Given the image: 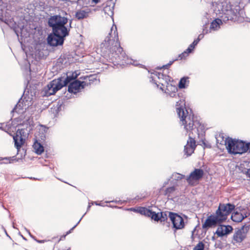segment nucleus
Returning a JSON list of instances; mask_svg holds the SVG:
<instances>
[{"label":"nucleus","instance_id":"nucleus-42","mask_svg":"<svg viewBox=\"0 0 250 250\" xmlns=\"http://www.w3.org/2000/svg\"><path fill=\"white\" fill-rule=\"evenodd\" d=\"M247 146H248V151H249V152L250 153V143H247Z\"/></svg>","mask_w":250,"mask_h":250},{"label":"nucleus","instance_id":"nucleus-43","mask_svg":"<svg viewBox=\"0 0 250 250\" xmlns=\"http://www.w3.org/2000/svg\"><path fill=\"white\" fill-rule=\"evenodd\" d=\"M114 38L118 37L117 33L116 31H114Z\"/></svg>","mask_w":250,"mask_h":250},{"label":"nucleus","instance_id":"nucleus-48","mask_svg":"<svg viewBox=\"0 0 250 250\" xmlns=\"http://www.w3.org/2000/svg\"><path fill=\"white\" fill-rule=\"evenodd\" d=\"M129 209L131 210H134V211H136V210L135 208H130Z\"/></svg>","mask_w":250,"mask_h":250},{"label":"nucleus","instance_id":"nucleus-16","mask_svg":"<svg viewBox=\"0 0 250 250\" xmlns=\"http://www.w3.org/2000/svg\"><path fill=\"white\" fill-rule=\"evenodd\" d=\"M204 171L201 168H195L194 170L190 173L189 175L186 178L188 184H191L193 181H198L201 179L204 175Z\"/></svg>","mask_w":250,"mask_h":250},{"label":"nucleus","instance_id":"nucleus-51","mask_svg":"<svg viewBox=\"0 0 250 250\" xmlns=\"http://www.w3.org/2000/svg\"><path fill=\"white\" fill-rule=\"evenodd\" d=\"M9 1H13L14 0H8Z\"/></svg>","mask_w":250,"mask_h":250},{"label":"nucleus","instance_id":"nucleus-24","mask_svg":"<svg viewBox=\"0 0 250 250\" xmlns=\"http://www.w3.org/2000/svg\"><path fill=\"white\" fill-rule=\"evenodd\" d=\"M194 48L195 47L194 46L190 44L188 47L184 52L179 55L178 58H180V60L185 59L189 53L192 52Z\"/></svg>","mask_w":250,"mask_h":250},{"label":"nucleus","instance_id":"nucleus-2","mask_svg":"<svg viewBox=\"0 0 250 250\" xmlns=\"http://www.w3.org/2000/svg\"><path fill=\"white\" fill-rule=\"evenodd\" d=\"M111 33H109L106 37L104 41L102 42L97 48L96 52L104 57H109L113 61L117 63L132 64L137 65L132 60L128 58L124 52L123 48L120 46L118 40L111 39Z\"/></svg>","mask_w":250,"mask_h":250},{"label":"nucleus","instance_id":"nucleus-15","mask_svg":"<svg viewBox=\"0 0 250 250\" xmlns=\"http://www.w3.org/2000/svg\"><path fill=\"white\" fill-rule=\"evenodd\" d=\"M222 222L221 219L216 214L211 215L208 217L205 222L203 224L202 228L204 229H208Z\"/></svg>","mask_w":250,"mask_h":250},{"label":"nucleus","instance_id":"nucleus-35","mask_svg":"<svg viewBox=\"0 0 250 250\" xmlns=\"http://www.w3.org/2000/svg\"><path fill=\"white\" fill-rule=\"evenodd\" d=\"M178 59H176L173 61H170L169 62V63H168L167 64H166V65H163L162 67H158V69H161L162 68H167L168 67H169L173 62H175V61H177Z\"/></svg>","mask_w":250,"mask_h":250},{"label":"nucleus","instance_id":"nucleus-31","mask_svg":"<svg viewBox=\"0 0 250 250\" xmlns=\"http://www.w3.org/2000/svg\"><path fill=\"white\" fill-rule=\"evenodd\" d=\"M138 212L140 213L141 214L148 217L149 214H150L151 213V210L144 207H141L138 210Z\"/></svg>","mask_w":250,"mask_h":250},{"label":"nucleus","instance_id":"nucleus-49","mask_svg":"<svg viewBox=\"0 0 250 250\" xmlns=\"http://www.w3.org/2000/svg\"><path fill=\"white\" fill-rule=\"evenodd\" d=\"M25 229H26V231H27L29 234H30V233L28 229H25Z\"/></svg>","mask_w":250,"mask_h":250},{"label":"nucleus","instance_id":"nucleus-14","mask_svg":"<svg viewBox=\"0 0 250 250\" xmlns=\"http://www.w3.org/2000/svg\"><path fill=\"white\" fill-rule=\"evenodd\" d=\"M48 44L52 46H57L62 45L64 41V38L61 36H55L53 32L50 33L47 38Z\"/></svg>","mask_w":250,"mask_h":250},{"label":"nucleus","instance_id":"nucleus-22","mask_svg":"<svg viewBox=\"0 0 250 250\" xmlns=\"http://www.w3.org/2000/svg\"><path fill=\"white\" fill-rule=\"evenodd\" d=\"M90 10L89 9L80 10L75 13V17L78 20H82L88 17Z\"/></svg>","mask_w":250,"mask_h":250},{"label":"nucleus","instance_id":"nucleus-10","mask_svg":"<svg viewBox=\"0 0 250 250\" xmlns=\"http://www.w3.org/2000/svg\"><path fill=\"white\" fill-rule=\"evenodd\" d=\"M168 217L171 221L173 228L175 230L183 229L185 227V222L183 217L176 213L168 212Z\"/></svg>","mask_w":250,"mask_h":250},{"label":"nucleus","instance_id":"nucleus-33","mask_svg":"<svg viewBox=\"0 0 250 250\" xmlns=\"http://www.w3.org/2000/svg\"><path fill=\"white\" fill-rule=\"evenodd\" d=\"M167 219V214L166 212H160V221L165 222Z\"/></svg>","mask_w":250,"mask_h":250},{"label":"nucleus","instance_id":"nucleus-4","mask_svg":"<svg viewBox=\"0 0 250 250\" xmlns=\"http://www.w3.org/2000/svg\"><path fill=\"white\" fill-rule=\"evenodd\" d=\"M79 75L80 72L78 71H75L68 72L66 74H64L63 76L61 77V79L63 80L67 78H69V82L66 83V85L69 84L68 87L69 92L76 94L80 92L85 86L88 85L86 81L82 82L76 80Z\"/></svg>","mask_w":250,"mask_h":250},{"label":"nucleus","instance_id":"nucleus-47","mask_svg":"<svg viewBox=\"0 0 250 250\" xmlns=\"http://www.w3.org/2000/svg\"><path fill=\"white\" fill-rule=\"evenodd\" d=\"M90 207H91V205L90 204H89V205L88 206V207H87V211H88L90 209Z\"/></svg>","mask_w":250,"mask_h":250},{"label":"nucleus","instance_id":"nucleus-23","mask_svg":"<svg viewBox=\"0 0 250 250\" xmlns=\"http://www.w3.org/2000/svg\"><path fill=\"white\" fill-rule=\"evenodd\" d=\"M229 137L225 138L223 134H220L219 135L216 137V142L217 144L220 145H224L226 146H228V142L229 139H230Z\"/></svg>","mask_w":250,"mask_h":250},{"label":"nucleus","instance_id":"nucleus-38","mask_svg":"<svg viewBox=\"0 0 250 250\" xmlns=\"http://www.w3.org/2000/svg\"><path fill=\"white\" fill-rule=\"evenodd\" d=\"M199 42V40L196 39L193 41V42L191 44L195 47V46L197 45Z\"/></svg>","mask_w":250,"mask_h":250},{"label":"nucleus","instance_id":"nucleus-36","mask_svg":"<svg viewBox=\"0 0 250 250\" xmlns=\"http://www.w3.org/2000/svg\"><path fill=\"white\" fill-rule=\"evenodd\" d=\"M86 214V213H85L83 215V216L81 218V219L79 220V221H78V222L76 224V225H75L72 229H71L68 231L66 233V235H67L69 233H70L71 231L79 224V223L80 222V221H81V220L82 219V218H83V217L85 215V214Z\"/></svg>","mask_w":250,"mask_h":250},{"label":"nucleus","instance_id":"nucleus-46","mask_svg":"<svg viewBox=\"0 0 250 250\" xmlns=\"http://www.w3.org/2000/svg\"><path fill=\"white\" fill-rule=\"evenodd\" d=\"M93 1L95 3H97L99 2V0H93Z\"/></svg>","mask_w":250,"mask_h":250},{"label":"nucleus","instance_id":"nucleus-45","mask_svg":"<svg viewBox=\"0 0 250 250\" xmlns=\"http://www.w3.org/2000/svg\"><path fill=\"white\" fill-rule=\"evenodd\" d=\"M90 77L88 78L87 77H84V79L87 80V79H89V81H91V79H89Z\"/></svg>","mask_w":250,"mask_h":250},{"label":"nucleus","instance_id":"nucleus-6","mask_svg":"<svg viewBox=\"0 0 250 250\" xmlns=\"http://www.w3.org/2000/svg\"><path fill=\"white\" fill-rule=\"evenodd\" d=\"M248 148L247 143L232 140L231 138L229 139L227 146L228 152L233 154L244 153L248 151Z\"/></svg>","mask_w":250,"mask_h":250},{"label":"nucleus","instance_id":"nucleus-7","mask_svg":"<svg viewBox=\"0 0 250 250\" xmlns=\"http://www.w3.org/2000/svg\"><path fill=\"white\" fill-rule=\"evenodd\" d=\"M149 78L150 82L154 83L158 88H160L161 86L165 87L170 82L171 79L169 76L155 71L151 72Z\"/></svg>","mask_w":250,"mask_h":250},{"label":"nucleus","instance_id":"nucleus-18","mask_svg":"<svg viewBox=\"0 0 250 250\" xmlns=\"http://www.w3.org/2000/svg\"><path fill=\"white\" fill-rule=\"evenodd\" d=\"M23 131L22 130L18 129L17 132V134H19L20 135H21V132ZM13 140L14 141V144L16 148L17 149L18 152L19 151L20 149L21 148V146L24 143V139L21 137V136H19L18 134H17L16 136H13Z\"/></svg>","mask_w":250,"mask_h":250},{"label":"nucleus","instance_id":"nucleus-13","mask_svg":"<svg viewBox=\"0 0 250 250\" xmlns=\"http://www.w3.org/2000/svg\"><path fill=\"white\" fill-rule=\"evenodd\" d=\"M72 22V20H70L69 24V28L66 26L65 25H62L53 28L52 32H53V34L56 36L59 35L65 38L69 35L70 28H71Z\"/></svg>","mask_w":250,"mask_h":250},{"label":"nucleus","instance_id":"nucleus-12","mask_svg":"<svg viewBox=\"0 0 250 250\" xmlns=\"http://www.w3.org/2000/svg\"><path fill=\"white\" fill-rule=\"evenodd\" d=\"M25 98L22 99V97H21L19 100L17 104L11 111L12 113L16 112L18 114H22L30 106L31 102L28 100L25 101Z\"/></svg>","mask_w":250,"mask_h":250},{"label":"nucleus","instance_id":"nucleus-41","mask_svg":"<svg viewBox=\"0 0 250 250\" xmlns=\"http://www.w3.org/2000/svg\"><path fill=\"white\" fill-rule=\"evenodd\" d=\"M92 204H95L97 206H103V207L104 206V205H103L102 204H100V203H98L97 202H95L94 203H92Z\"/></svg>","mask_w":250,"mask_h":250},{"label":"nucleus","instance_id":"nucleus-34","mask_svg":"<svg viewBox=\"0 0 250 250\" xmlns=\"http://www.w3.org/2000/svg\"><path fill=\"white\" fill-rule=\"evenodd\" d=\"M203 34H200L198 36V38L197 39V40H199V42L201 39H202L204 38V34H208L209 32H208V29H207V28H203Z\"/></svg>","mask_w":250,"mask_h":250},{"label":"nucleus","instance_id":"nucleus-44","mask_svg":"<svg viewBox=\"0 0 250 250\" xmlns=\"http://www.w3.org/2000/svg\"><path fill=\"white\" fill-rule=\"evenodd\" d=\"M247 174L249 177H250V168L248 169Z\"/></svg>","mask_w":250,"mask_h":250},{"label":"nucleus","instance_id":"nucleus-17","mask_svg":"<svg viewBox=\"0 0 250 250\" xmlns=\"http://www.w3.org/2000/svg\"><path fill=\"white\" fill-rule=\"evenodd\" d=\"M196 147L195 141L189 134V139L187 141V145L185 146L184 152L187 156H190L193 153Z\"/></svg>","mask_w":250,"mask_h":250},{"label":"nucleus","instance_id":"nucleus-9","mask_svg":"<svg viewBox=\"0 0 250 250\" xmlns=\"http://www.w3.org/2000/svg\"><path fill=\"white\" fill-rule=\"evenodd\" d=\"M68 19L67 17L62 16L60 15H56L51 16L48 21V26L52 29L61 26L65 25L68 22Z\"/></svg>","mask_w":250,"mask_h":250},{"label":"nucleus","instance_id":"nucleus-40","mask_svg":"<svg viewBox=\"0 0 250 250\" xmlns=\"http://www.w3.org/2000/svg\"><path fill=\"white\" fill-rule=\"evenodd\" d=\"M110 202H114L116 203H119V202H120V201L112 200V201H106L105 202V203H110Z\"/></svg>","mask_w":250,"mask_h":250},{"label":"nucleus","instance_id":"nucleus-26","mask_svg":"<svg viewBox=\"0 0 250 250\" xmlns=\"http://www.w3.org/2000/svg\"><path fill=\"white\" fill-rule=\"evenodd\" d=\"M33 147L35 152L38 154H41L44 151L43 146L38 142L34 143Z\"/></svg>","mask_w":250,"mask_h":250},{"label":"nucleus","instance_id":"nucleus-30","mask_svg":"<svg viewBox=\"0 0 250 250\" xmlns=\"http://www.w3.org/2000/svg\"><path fill=\"white\" fill-rule=\"evenodd\" d=\"M1 21H3L5 23L8 25L11 28L14 29L16 28V23L14 22L12 19H3V18L1 19Z\"/></svg>","mask_w":250,"mask_h":250},{"label":"nucleus","instance_id":"nucleus-52","mask_svg":"<svg viewBox=\"0 0 250 250\" xmlns=\"http://www.w3.org/2000/svg\"><path fill=\"white\" fill-rule=\"evenodd\" d=\"M2 1V0H0V3Z\"/></svg>","mask_w":250,"mask_h":250},{"label":"nucleus","instance_id":"nucleus-19","mask_svg":"<svg viewBox=\"0 0 250 250\" xmlns=\"http://www.w3.org/2000/svg\"><path fill=\"white\" fill-rule=\"evenodd\" d=\"M232 230V228L231 226L221 225L218 228L216 233L218 236H223L229 233Z\"/></svg>","mask_w":250,"mask_h":250},{"label":"nucleus","instance_id":"nucleus-8","mask_svg":"<svg viewBox=\"0 0 250 250\" xmlns=\"http://www.w3.org/2000/svg\"><path fill=\"white\" fill-rule=\"evenodd\" d=\"M235 208V206L230 203L220 204L218 209L216 211V214L221 219L222 222L227 219L228 215L230 214Z\"/></svg>","mask_w":250,"mask_h":250},{"label":"nucleus","instance_id":"nucleus-32","mask_svg":"<svg viewBox=\"0 0 250 250\" xmlns=\"http://www.w3.org/2000/svg\"><path fill=\"white\" fill-rule=\"evenodd\" d=\"M204 244L202 242H200L193 249V250H204Z\"/></svg>","mask_w":250,"mask_h":250},{"label":"nucleus","instance_id":"nucleus-1","mask_svg":"<svg viewBox=\"0 0 250 250\" xmlns=\"http://www.w3.org/2000/svg\"><path fill=\"white\" fill-rule=\"evenodd\" d=\"M160 89L170 97L179 99L178 101H175V102L177 114L182 125H184V128L187 131H191L192 134L194 132L199 135V130H202L203 126L192 113L189 114L187 109L185 110L183 107L185 104V101L182 98H180V94L177 93V87L169 82L165 87L161 86Z\"/></svg>","mask_w":250,"mask_h":250},{"label":"nucleus","instance_id":"nucleus-11","mask_svg":"<svg viewBox=\"0 0 250 250\" xmlns=\"http://www.w3.org/2000/svg\"><path fill=\"white\" fill-rule=\"evenodd\" d=\"M250 228V225H245L240 229H238L233 236V241L236 243L241 242L246 237L247 233Z\"/></svg>","mask_w":250,"mask_h":250},{"label":"nucleus","instance_id":"nucleus-29","mask_svg":"<svg viewBox=\"0 0 250 250\" xmlns=\"http://www.w3.org/2000/svg\"><path fill=\"white\" fill-rule=\"evenodd\" d=\"M149 217H150L152 220L155 221H160V212L156 213L155 211H153L151 210V213L149 214Z\"/></svg>","mask_w":250,"mask_h":250},{"label":"nucleus","instance_id":"nucleus-5","mask_svg":"<svg viewBox=\"0 0 250 250\" xmlns=\"http://www.w3.org/2000/svg\"><path fill=\"white\" fill-rule=\"evenodd\" d=\"M69 78H68L63 80L61 79V77H60L52 81L44 87L42 92V96L48 97L54 94L62 87L66 86V83L69 82Z\"/></svg>","mask_w":250,"mask_h":250},{"label":"nucleus","instance_id":"nucleus-21","mask_svg":"<svg viewBox=\"0 0 250 250\" xmlns=\"http://www.w3.org/2000/svg\"><path fill=\"white\" fill-rule=\"evenodd\" d=\"M247 213L244 214L243 212L235 211L233 212L231 216L232 220L235 222H241L244 218L248 217Z\"/></svg>","mask_w":250,"mask_h":250},{"label":"nucleus","instance_id":"nucleus-37","mask_svg":"<svg viewBox=\"0 0 250 250\" xmlns=\"http://www.w3.org/2000/svg\"><path fill=\"white\" fill-rule=\"evenodd\" d=\"M86 214V213H85L83 215V216L81 218V219L79 220V221H78V222L76 224V225H75L72 229H71L68 231L66 233V235H67L69 233H70L71 231L79 224V223L80 222V221H81V220L82 219V218H83V217L85 215V214Z\"/></svg>","mask_w":250,"mask_h":250},{"label":"nucleus","instance_id":"nucleus-27","mask_svg":"<svg viewBox=\"0 0 250 250\" xmlns=\"http://www.w3.org/2000/svg\"><path fill=\"white\" fill-rule=\"evenodd\" d=\"M185 177V175L180 174L179 173L174 172L173 173L170 179H172V182L175 181L176 182L178 181Z\"/></svg>","mask_w":250,"mask_h":250},{"label":"nucleus","instance_id":"nucleus-28","mask_svg":"<svg viewBox=\"0 0 250 250\" xmlns=\"http://www.w3.org/2000/svg\"><path fill=\"white\" fill-rule=\"evenodd\" d=\"M176 190V188L174 186L168 187L165 189L164 194L167 197H170Z\"/></svg>","mask_w":250,"mask_h":250},{"label":"nucleus","instance_id":"nucleus-25","mask_svg":"<svg viewBox=\"0 0 250 250\" xmlns=\"http://www.w3.org/2000/svg\"><path fill=\"white\" fill-rule=\"evenodd\" d=\"M189 83V77H184L180 79L178 86L180 88H185L188 85Z\"/></svg>","mask_w":250,"mask_h":250},{"label":"nucleus","instance_id":"nucleus-3","mask_svg":"<svg viewBox=\"0 0 250 250\" xmlns=\"http://www.w3.org/2000/svg\"><path fill=\"white\" fill-rule=\"evenodd\" d=\"M220 12V18L224 22L229 21H233L237 20L240 15L241 9L239 6H233L227 2H223L218 7Z\"/></svg>","mask_w":250,"mask_h":250},{"label":"nucleus","instance_id":"nucleus-50","mask_svg":"<svg viewBox=\"0 0 250 250\" xmlns=\"http://www.w3.org/2000/svg\"><path fill=\"white\" fill-rule=\"evenodd\" d=\"M14 158H15V157H13L12 158V160H15V159Z\"/></svg>","mask_w":250,"mask_h":250},{"label":"nucleus","instance_id":"nucleus-20","mask_svg":"<svg viewBox=\"0 0 250 250\" xmlns=\"http://www.w3.org/2000/svg\"><path fill=\"white\" fill-rule=\"evenodd\" d=\"M224 22L222 19L220 18L214 20L210 23V28L208 30L209 32L212 31H217L220 28V25Z\"/></svg>","mask_w":250,"mask_h":250},{"label":"nucleus","instance_id":"nucleus-39","mask_svg":"<svg viewBox=\"0 0 250 250\" xmlns=\"http://www.w3.org/2000/svg\"><path fill=\"white\" fill-rule=\"evenodd\" d=\"M170 180V179L169 178V179H168L167 180V181H166V182H165L164 183V184H163V187L161 189H162V188H163L164 187H165L167 185V184H168V182H169Z\"/></svg>","mask_w":250,"mask_h":250}]
</instances>
